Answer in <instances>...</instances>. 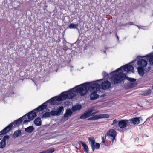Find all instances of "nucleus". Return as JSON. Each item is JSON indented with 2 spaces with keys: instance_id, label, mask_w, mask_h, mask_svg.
<instances>
[{
  "instance_id": "obj_1",
  "label": "nucleus",
  "mask_w": 153,
  "mask_h": 153,
  "mask_svg": "<svg viewBox=\"0 0 153 153\" xmlns=\"http://www.w3.org/2000/svg\"><path fill=\"white\" fill-rule=\"evenodd\" d=\"M102 80V79H100L96 81L87 82L81 84L85 95L88 93L89 90L91 91H92L93 90L96 91L100 90V85L99 84L96 82L101 81Z\"/></svg>"
},
{
  "instance_id": "obj_2",
  "label": "nucleus",
  "mask_w": 153,
  "mask_h": 153,
  "mask_svg": "<svg viewBox=\"0 0 153 153\" xmlns=\"http://www.w3.org/2000/svg\"><path fill=\"white\" fill-rule=\"evenodd\" d=\"M111 78L112 79L113 83L114 84L121 83L125 79L128 80L130 82L137 83V80L135 79L126 76L125 74L122 72H120L117 74H113L111 76Z\"/></svg>"
},
{
  "instance_id": "obj_3",
  "label": "nucleus",
  "mask_w": 153,
  "mask_h": 153,
  "mask_svg": "<svg viewBox=\"0 0 153 153\" xmlns=\"http://www.w3.org/2000/svg\"><path fill=\"white\" fill-rule=\"evenodd\" d=\"M68 99H72L76 97L78 94L81 96L85 95L81 84L76 86L67 91Z\"/></svg>"
},
{
  "instance_id": "obj_4",
  "label": "nucleus",
  "mask_w": 153,
  "mask_h": 153,
  "mask_svg": "<svg viewBox=\"0 0 153 153\" xmlns=\"http://www.w3.org/2000/svg\"><path fill=\"white\" fill-rule=\"evenodd\" d=\"M123 68L125 71L128 73L130 71L133 72L134 71V68L131 65L126 64L124 66H121L113 72L110 73L109 74L111 75L112 74L118 72L120 71H122Z\"/></svg>"
},
{
  "instance_id": "obj_5",
  "label": "nucleus",
  "mask_w": 153,
  "mask_h": 153,
  "mask_svg": "<svg viewBox=\"0 0 153 153\" xmlns=\"http://www.w3.org/2000/svg\"><path fill=\"white\" fill-rule=\"evenodd\" d=\"M89 144L91 147L93 152L95 149H99L100 146V144L98 143H96L95 139L93 137H90L88 138Z\"/></svg>"
},
{
  "instance_id": "obj_6",
  "label": "nucleus",
  "mask_w": 153,
  "mask_h": 153,
  "mask_svg": "<svg viewBox=\"0 0 153 153\" xmlns=\"http://www.w3.org/2000/svg\"><path fill=\"white\" fill-rule=\"evenodd\" d=\"M117 134L116 131L114 129H110L106 134V136H107L112 141V144L113 143V142L115 139L116 136Z\"/></svg>"
},
{
  "instance_id": "obj_7",
  "label": "nucleus",
  "mask_w": 153,
  "mask_h": 153,
  "mask_svg": "<svg viewBox=\"0 0 153 153\" xmlns=\"http://www.w3.org/2000/svg\"><path fill=\"white\" fill-rule=\"evenodd\" d=\"M67 99H68V95L67 91L62 92L59 96H57L56 100L58 102H60Z\"/></svg>"
},
{
  "instance_id": "obj_8",
  "label": "nucleus",
  "mask_w": 153,
  "mask_h": 153,
  "mask_svg": "<svg viewBox=\"0 0 153 153\" xmlns=\"http://www.w3.org/2000/svg\"><path fill=\"white\" fill-rule=\"evenodd\" d=\"M109 116L107 114H101L95 115L94 117H92L88 119L89 120H94L102 118H108Z\"/></svg>"
},
{
  "instance_id": "obj_9",
  "label": "nucleus",
  "mask_w": 153,
  "mask_h": 153,
  "mask_svg": "<svg viewBox=\"0 0 153 153\" xmlns=\"http://www.w3.org/2000/svg\"><path fill=\"white\" fill-rule=\"evenodd\" d=\"M13 125V123H11L7 126L4 129L1 131L0 132V137L3 136L4 135L9 131L12 128ZM1 140V138H0V140Z\"/></svg>"
},
{
  "instance_id": "obj_10",
  "label": "nucleus",
  "mask_w": 153,
  "mask_h": 153,
  "mask_svg": "<svg viewBox=\"0 0 153 153\" xmlns=\"http://www.w3.org/2000/svg\"><path fill=\"white\" fill-rule=\"evenodd\" d=\"M93 111V110H87L80 116V119H85L90 117L91 116V114Z\"/></svg>"
},
{
  "instance_id": "obj_11",
  "label": "nucleus",
  "mask_w": 153,
  "mask_h": 153,
  "mask_svg": "<svg viewBox=\"0 0 153 153\" xmlns=\"http://www.w3.org/2000/svg\"><path fill=\"white\" fill-rule=\"evenodd\" d=\"M36 109L27 113L25 115L27 116L28 119L33 120L36 116V113L35 112Z\"/></svg>"
},
{
  "instance_id": "obj_12",
  "label": "nucleus",
  "mask_w": 153,
  "mask_h": 153,
  "mask_svg": "<svg viewBox=\"0 0 153 153\" xmlns=\"http://www.w3.org/2000/svg\"><path fill=\"white\" fill-rule=\"evenodd\" d=\"M101 88L102 90H106L109 88L111 86V83L108 80H106L102 82Z\"/></svg>"
},
{
  "instance_id": "obj_13",
  "label": "nucleus",
  "mask_w": 153,
  "mask_h": 153,
  "mask_svg": "<svg viewBox=\"0 0 153 153\" xmlns=\"http://www.w3.org/2000/svg\"><path fill=\"white\" fill-rule=\"evenodd\" d=\"M137 64L139 67L144 68L147 65V62L146 60L143 59H140L138 60Z\"/></svg>"
},
{
  "instance_id": "obj_14",
  "label": "nucleus",
  "mask_w": 153,
  "mask_h": 153,
  "mask_svg": "<svg viewBox=\"0 0 153 153\" xmlns=\"http://www.w3.org/2000/svg\"><path fill=\"white\" fill-rule=\"evenodd\" d=\"M143 57H146L145 58L149 62L150 64L153 65V53H150Z\"/></svg>"
},
{
  "instance_id": "obj_15",
  "label": "nucleus",
  "mask_w": 153,
  "mask_h": 153,
  "mask_svg": "<svg viewBox=\"0 0 153 153\" xmlns=\"http://www.w3.org/2000/svg\"><path fill=\"white\" fill-rule=\"evenodd\" d=\"M137 84V83L128 82L125 85V88L126 89H130L136 86Z\"/></svg>"
},
{
  "instance_id": "obj_16",
  "label": "nucleus",
  "mask_w": 153,
  "mask_h": 153,
  "mask_svg": "<svg viewBox=\"0 0 153 153\" xmlns=\"http://www.w3.org/2000/svg\"><path fill=\"white\" fill-rule=\"evenodd\" d=\"M142 120L141 117H134L131 119V121L133 124H138L140 123V120Z\"/></svg>"
},
{
  "instance_id": "obj_17",
  "label": "nucleus",
  "mask_w": 153,
  "mask_h": 153,
  "mask_svg": "<svg viewBox=\"0 0 153 153\" xmlns=\"http://www.w3.org/2000/svg\"><path fill=\"white\" fill-rule=\"evenodd\" d=\"M118 126L121 129L124 128L126 127V123L125 119H122L118 121Z\"/></svg>"
},
{
  "instance_id": "obj_18",
  "label": "nucleus",
  "mask_w": 153,
  "mask_h": 153,
  "mask_svg": "<svg viewBox=\"0 0 153 153\" xmlns=\"http://www.w3.org/2000/svg\"><path fill=\"white\" fill-rule=\"evenodd\" d=\"M26 117L25 115H24L17 120H15L13 123V124L14 123L15 125H19L21 124L23 120L26 119Z\"/></svg>"
},
{
  "instance_id": "obj_19",
  "label": "nucleus",
  "mask_w": 153,
  "mask_h": 153,
  "mask_svg": "<svg viewBox=\"0 0 153 153\" xmlns=\"http://www.w3.org/2000/svg\"><path fill=\"white\" fill-rule=\"evenodd\" d=\"M99 95L97 94L96 91L92 92L90 96V99L91 100H94L99 98Z\"/></svg>"
},
{
  "instance_id": "obj_20",
  "label": "nucleus",
  "mask_w": 153,
  "mask_h": 153,
  "mask_svg": "<svg viewBox=\"0 0 153 153\" xmlns=\"http://www.w3.org/2000/svg\"><path fill=\"white\" fill-rule=\"evenodd\" d=\"M47 103L46 102L43 103L36 108V111H39L45 109L47 107L46 104Z\"/></svg>"
},
{
  "instance_id": "obj_21",
  "label": "nucleus",
  "mask_w": 153,
  "mask_h": 153,
  "mask_svg": "<svg viewBox=\"0 0 153 153\" xmlns=\"http://www.w3.org/2000/svg\"><path fill=\"white\" fill-rule=\"evenodd\" d=\"M73 114V112L70 109H67L66 111V112L64 114V117L67 120L68 119V117L71 116Z\"/></svg>"
},
{
  "instance_id": "obj_22",
  "label": "nucleus",
  "mask_w": 153,
  "mask_h": 153,
  "mask_svg": "<svg viewBox=\"0 0 153 153\" xmlns=\"http://www.w3.org/2000/svg\"><path fill=\"white\" fill-rule=\"evenodd\" d=\"M111 126H112L113 129L117 130L119 128V126H118V121L117 119H114L113 122V123L111 124Z\"/></svg>"
},
{
  "instance_id": "obj_23",
  "label": "nucleus",
  "mask_w": 153,
  "mask_h": 153,
  "mask_svg": "<svg viewBox=\"0 0 153 153\" xmlns=\"http://www.w3.org/2000/svg\"><path fill=\"white\" fill-rule=\"evenodd\" d=\"M57 114V116L62 115L63 112L64 108L62 106L59 107L56 111Z\"/></svg>"
},
{
  "instance_id": "obj_24",
  "label": "nucleus",
  "mask_w": 153,
  "mask_h": 153,
  "mask_svg": "<svg viewBox=\"0 0 153 153\" xmlns=\"http://www.w3.org/2000/svg\"><path fill=\"white\" fill-rule=\"evenodd\" d=\"M137 71L139 75L141 76H143L145 73V70L143 68L140 67H138Z\"/></svg>"
},
{
  "instance_id": "obj_25",
  "label": "nucleus",
  "mask_w": 153,
  "mask_h": 153,
  "mask_svg": "<svg viewBox=\"0 0 153 153\" xmlns=\"http://www.w3.org/2000/svg\"><path fill=\"white\" fill-rule=\"evenodd\" d=\"M34 128L32 126H29L25 128V131L27 133H31L34 130Z\"/></svg>"
},
{
  "instance_id": "obj_26",
  "label": "nucleus",
  "mask_w": 153,
  "mask_h": 153,
  "mask_svg": "<svg viewBox=\"0 0 153 153\" xmlns=\"http://www.w3.org/2000/svg\"><path fill=\"white\" fill-rule=\"evenodd\" d=\"M80 143L83 146L84 151L86 153H88L89 151L88 148L86 144L84 142L82 141H80Z\"/></svg>"
},
{
  "instance_id": "obj_27",
  "label": "nucleus",
  "mask_w": 153,
  "mask_h": 153,
  "mask_svg": "<svg viewBox=\"0 0 153 153\" xmlns=\"http://www.w3.org/2000/svg\"><path fill=\"white\" fill-rule=\"evenodd\" d=\"M82 106L80 105H75L71 108V110L73 112H75L77 110H80L82 108Z\"/></svg>"
},
{
  "instance_id": "obj_28",
  "label": "nucleus",
  "mask_w": 153,
  "mask_h": 153,
  "mask_svg": "<svg viewBox=\"0 0 153 153\" xmlns=\"http://www.w3.org/2000/svg\"><path fill=\"white\" fill-rule=\"evenodd\" d=\"M34 123L36 126H41L42 123L41 119L39 117L37 118L34 120Z\"/></svg>"
},
{
  "instance_id": "obj_29",
  "label": "nucleus",
  "mask_w": 153,
  "mask_h": 153,
  "mask_svg": "<svg viewBox=\"0 0 153 153\" xmlns=\"http://www.w3.org/2000/svg\"><path fill=\"white\" fill-rule=\"evenodd\" d=\"M54 151V148H49L38 153H52Z\"/></svg>"
},
{
  "instance_id": "obj_30",
  "label": "nucleus",
  "mask_w": 153,
  "mask_h": 153,
  "mask_svg": "<svg viewBox=\"0 0 153 153\" xmlns=\"http://www.w3.org/2000/svg\"><path fill=\"white\" fill-rule=\"evenodd\" d=\"M57 96L53 97L50 99H49L48 100L46 101V102L47 103H50V104H52L55 102H56V101H58L56 100L57 97Z\"/></svg>"
},
{
  "instance_id": "obj_31",
  "label": "nucleus",
  "mask_w": 153,
  "mask_h": 153,
  "mask_svg": "<svg viewBox=\"0 0 153 153\" xmlns=\"http://www.w3.org/2000/svg\"><path fill=\"white\" fill-rule=\"evenodd\" d=\"M21 133L22 132L20 130H16L14 133L13 135V137L14 138H16L18 137L19 135H21Z\"/></svg>"
},
{
  "instance_id": "obj_32",
  "label": "nucleus",
  "mask_w": 153,
  "mask_h": 153,
  "mask_svg": "<svg viewBox=\"0 0 153 153\" xmlns=\"http://www.w3.org/2000/svg\"><path fill=\"white\" fill-rule=\"evenodd\" d=\"M151 93V90L150 89H148L143 91L142 93V94L144 96H147L150 95Z\"/></svg>"
},
{
  "instance_id": "obj_33",
  "label": "nucleus",
  "mask_w": 153,
  "mask_h": 153,
  "mask_svg": "<svg viewBox=\"0 0 153 153\" xmlns=\"http://www.w3.org/2000/svg\"><path fill=\"white\" fill-rule=\"evenodd\" d=\"M78 27V25L77 24L71 23L69 25L68 27L70 29H77Z\"/></svg>"
},
{
  "instance_id": "obj_34",
  "label": "nucleus",
  "mask_w": 153,
  "mask_h": 153,
  "mask_svg": "<svg viewBox=\"0 0 153 153\" xmlns=\"http://www.w3.org/2000/svg\"><path fill=\"white\" fill-rule=\"evenodd\" d=\"M50 117V112H46L44 113L42 115V118H46Z\"/></svg>"
},
{
  "instance_id": "obj_35",
  "label": "nucleus",
  "mask_w": 153,
  "mask_h": 153,
  "mask_svg": "<svg viewBox=\"0 0 153 153\" xmlns=\"http://www.w3.org/2000/svg\"><path fill=\"white\" fill-rule=\"evenodd\" d=\"M6 142L1 140L0 142V148H3L6 146Z\"/></svg>"
},
{
  "instance_id": "obj_36",
  "label": "nucleus",
  "mask_w": 153,
  "mask_h": 153,
  "mask_svg": "<svg viewBox=\"0 0 153 153\" xmlns=\"http://www.w3.org/2000/svg\"><path fill=\"white\" fill-rule=\"evenodd\" d=\"M102 74L103 76V78L105 79H108L109 77V74L104 71L102 73Z\"/></svg>"
},
{
  "instance_id": "obj_37",
  "label": "nucleus",
  "mask_w": 153,
  "mask_h": 153,
  "mask_svg": "<svg viewBox=\"0 0 153 153\" xmlns=\"http://www.w3.org/2000/svg\"><path fill=\"white\" fill-rule=\"evenodd\" d=\"M71 47L68 46V45H64L63 49L65 51H66L68 49H71Z\"/></svg>"
},
{
  "instance_id": "obj_38",
  "label": "nucleus",
  "mask_w": 153,
  "mask_h": 153,
  "mask_svg": "<svg viewBox=\"0 0 153 153\" xmlns=\"http://www.w3.org/2000/svg\"><path fill=\"white\" fill-rule=\"evenodd\" d=\"M50 115H51L52 116H57V114L56 113V111L54 110H52L51 111V112H50Z\"/></svg>"
},
{
  "instance_id": "obj_39",
  "label": "nucleus",
  "mask_w": 153,
  "mask_h": 153,
  "mask_svg": "<svg viewBox=\"0 0 153 153\" xmlns=\"http://www.w3.org/2000/svg\"><path fill=\"white\" fill-rule=\"evenodd\" d=\"M62 41V42L63 43L64 45L67 44L68 45V46L69 47L71 46V44L69 43L68 42H67L66 41L64 38L63 39Z\"/></svg>"
},
{
  "instance_id": "obj_40",
  "label": "nucleus",
  "mask_w": 153,
  "mask_h": 153,
  "mask_svg": "<svg viewBox=\"0 0 153 153\" xmlns=\"http://www.w3.org/2000/svg\"><path fill=\"white\" fill-rule=\"evenodd\" d=\"M9 138V136L8 135H6L4 137L3 139L2 140V141H5L6 142V141Z\"/></svg>"
},
{
  "instance_id": "obj_41",
  "label": "nucleus",
  "mask_w": 153,
  "mask_h": 153,
  "mask_svg": "<svg viewBox=\"0 0 153 153\" xmlns=\"http://www.w3.org/2000/svg\"><path fill=\"white\" fill-rule=\"evenodd\" d=\"M125 120V121L126 123V126L128 125H130L131 124V123L132 122V121H131V119L129 120Z\"/></svg>"
},
{
  "instance_id": "obj_42",
  "label": "nucleus",
  "mask_w": 153,
  "mask_h": 153,
  "mask_svg": "<svg viewBox=\"0 0 153 153\" xmlns=\"http://www.w3.org/2000/svg\"><path fill=\"white\" fill-rule=\"evenodd\" d=\"M30 119L28 120H25L23 121V124H27L28 122H30Z\"/></svg>"
},
{
  "instance_id": "obj_43",
  "label": "nucleus",
  "mask_w": 153,
  "mask_h": 153,
  "mask_svg": "<svg viewBox=\"0 0 153 153\" xmlns=\"http://www.w3.org/2000/svg\"><path fill=\"white\" fill-rule=\"evenodd\" d=\"M151 67H148V68H147L145 70V72H146V73L148 72L149 71V70H151Z\"/></svg>"
},
{
  "instance_id": "obj_44",
  "label": "nucleus",
  "mask_w": 153,
  "mask_h": 153,
  "mask_svg": "<svg viewBox=\"0 0 153 153\" xmlns=\"http://www.w3.org/2000/svg\"><path fill=\"white\" fill-rule=\"evenodd\" d=\"M106 138V137L105 138L104 137H103L102 139V142L103 143H105V139Z\"/></svg>"
},
{
  "instance_id": "obj_45",
  "label": "nucleus",
  "mask_w": 153,
  "mask_h": 153,
  "mask_svg": "<svg viewBox=\"0 0 153 153\" xmlns=\"http://www.w3.org/2000/svg\"><path fill=\"white\" fill-rule=\"evenodd\" d=\"M98 112H93V113L92 112V113L91 114V115L92 116H94V117L95 116H94V115L97 113Z\"/></svg>"
},
{
  "instance_id": "obj_46",
  "label": "nucleus",
  "mask_w": 153,
  "mask_h": 153,
  "mask_svg": "<svg viewBox=\"0 0 153 153\" xmlns=\"http://www.w3.org/2000/svg\"><path fill=\"white\" fill-rule=\"evenodd\" d=\"M128 24H129L130 25H134L133 22H130L128 23Z\"/></svg>"
},
{
  "instance_id": "obj_47",
  "label": "nucleus",
  "mask_w": 153,
  "mask_h": 153,
  "mask_svg": "<svg viewBox=\"0 0 153 153\" xmlns=\"http://www.w3.org/2000/svg\"><path fill=\"white\" fill-rule=\"evenodd\" d=\"M116 37H117V39L118 40V41H119V37L118 36H117V34H116Z\"/></svg>"
},
{
  "instance_id": "obj_48",
  "label": "nucleus",
  "mask_w": 153,
  "mask_h": 153,
  "mask_svg": "<svg viewBox=\"0 0 153 153\" xmlns=\"http://www.w3.org/2000/svg\"><path fill=\"white\" fill-rule=\"evenodd\" d=\"M101 51L102 52H103V53H106V50H104V51H102V50H101Z\"/></svg>"
},
{
  "instance_id": "obj_49",
  "label": "nucleus",
  "mask_w": 153,
  "mask_h": 153,
  "mask_svg": "<svg viewBox=\"0 0 153 153\" xmlns=\"http://www.w3.org/2000/svg\"><path fill=\"white\" fill-rule=\"evenodd\" d=\"M127 24H128V23H126L125 24H124L122 25L123 26H126L127 25Z\"/></svg>"
},
{
  "instance_id": "obj_50",
  "label": "nucleus",
  "mask_w": 153,
  "mask_h": 153,
  "mask_svg": "<svg viewBox=\"0 0 153 153\" xmlns=\"http://www.w3.org/2000/svg\"><path fill=\"white\" fill-rule=\"evenodd\" d=\"M135 25L139 29L140 28L138 25Z\"/></svg>"
},
{
  "instance_id": "obj_51",
  "label": "nucleus",
  "mask_w": 153,
  "mask_h": 153,
  "mask_svg": "<svg viewBox=\"0 0 153 153\" xmlns=\"http://www.w3.org/2000/svg\"><path fill=\"white\" fill-rule=\"evenodd\" d=\"M108 48H106V47H105V49H108Z\"/></svg>"
},
{
  "instance_id": "obj_52",
  "label": "nucleus",
  "mask_w": 153,
  "mask_h": 153,
  "mask_svg": "<svg viewBox=\"0 0 153 153\" xmlns=\"http://www.w3.org/2000/svg\"><path fill=\"white\" fill-rule=\"evenodd\" d=\"M134 60L132 61V62H131V63H133V62H134Z\"/></svg>"
},
{
  "instance_id": "obj_53",
  "label": "nucleus",
  "mask_w": 153,
  "mask_h": 153,
  "mask_svg": "<svg viewBox=\"0 0 153 153\" xmlns=\"http://www.w3.org/2000/svg\"><path fill=\"white\" fill-rule=\"evenodd\" d=\"M152 15H153V12H152Z\"/></svg>"
},
{
  "instance_id": "obj_54",
  "label": "nucleus",
  "mask_w": 153,
  "mask_h": 153,
  "mask_svg": "<svg viewBox=\"0 0 153 153\" xmlns=\"http://www.w3.org/2000/svg\"><path fill=\"white\" fill-rule=\"evenodd\" d=\"M152 89H153V85L152 86Z\"/></svg>"
},
{
  "instance_id": "obj_55",
  "label": "nucleus",
  "mask_w": 153,
  "mask_h": 153,
  "mask_svg": "<svg viewBox=\"0 0 153 153\" xmlns=\"http://www.w3.org/2000/svg\"><path fill=\"white\" fill-rule=\"evenodd\" d=\"M147 120H145V121L144 122H145Z\"/></svg>"
},
{
  "instance_id": "obj_56",
  "label": "nucleus",
  "mask_w": 153,
  "mask_h": 153,
  "mask_svg": "<svg viewBox=\"0 0 153 153\" xmlns=\"http://www.w3.org/2000/svg\"><path fill=\"white\" fill-rule=\"evenodd\" d=\"M145 122H143V124H144Z\"/></svg>"
},
{
  "instance_id": "obj_57",
  "label": "nucleus",
  "mask_w": 153,
  "mask_h": 153,
  "mask_svg": "<svg viewBox=\"0 0 153 153\" xmlns=\"http://www.w3.org/2000/svg\"><path fill=\"white\" fill-rule=\"evenodd\" d=\"M145 122H143V124H144Z\"/></svg>"
},
{
  "instance_id": "obj_58",
  "label": "nucleus",
  "mask_w": 153,
  "mask_h": 153,
  "mask_svg": "<svg viewBox=\"0 0 153 153\" xmlns=\"http://www.w3.org/2000/svg\"><path fill=\"white\" fill-rule=\"evenodd\" d=\"M145 122H143V124H144Z\"/></svg>"
},
{
  "instance_id": "obj_59",
  "label": "nucleus",
  "mask_w": 153,
  "mask_h": 153,
  "mask_svg": "<svg viewBox=\"0 0 153 153\" xmlns=\"http://www.w3.org/2000/svg\"><path fill=\"white\" fill-rule=\"evenodd\" d=\"M152 48H153V47H152Z\"/></svg>"
}]
</instances>
